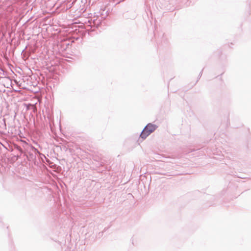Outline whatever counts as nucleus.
Masks as SVG:
<instances>
[{"label": "nucleus", "instance_id": "obj_1", "mask_svg": "<svg viewBox=\"0 0 251 251\" xmlns=\"http://www.w3.org/2000/svg\"><path fill=\"white\" fill-rule=\"evenodd\" d=\"M156 127L152 124H148L140 134V137L143 139H145L151 133L155 130Z\"/></svg>", "mask_w": 251, "mask_h": 251}]
</instances>
